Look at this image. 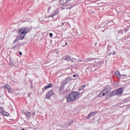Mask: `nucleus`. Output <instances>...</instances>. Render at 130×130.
Segmentation results:
<instances>
[{
  "instance_id": "f257e3e1",
  "label": "nucleus",
  "mask_w": 130,
  "mask_h": 130,
  "mask_svg": "<svg viewBox=\"0 0 130 130\" xmlns=\"http://www.w3.org/2000/svg\"><path fill=\"white\" fill-rule=\"evenodd\" d=\"M29 31V28L28 27H23L22 28H20L18 30V34L20 37V40H22L25 38L26 34Z\"/></svg>"
},
{
  "instance_id": "f03ea898",
  "label": "nucleus",
  "mask_w": 130,
  "mask_h": 130,
  "mask_svg": "<svg viewBox=\"0 0 130 130\" xmlns=\"http://www.w3.org/2000/svg\"><path fill=\"white\" fill-rule=\"evenodd\" d=\"M80 95L79 93L77 92H72L69 96L68 98H67L68 102H73L75 101L77 99H78L79 98Z\"/></svg>"
},
{
  "instance_id": "7ed1b4c3",
  "label": "nucleus",
  "mask_w": 130,
  "mask_h": 130,
  "mask_svg": "<svg viewBox=\"0 0 130 130\" xmlns=\"http://www.w3.org/2000/svg\"><path fill=\"white\" fill-rule=\"evenodd\" d=\"M109 93V90L108 88L105 87L104 88L102 91H101V93L99 94V97L102 98L105 95H106L108 93Z\"/></svg>"
},
{
  "instance_id": "20e7f679",
  "label": "nucleus",
  "mask_w": 130,
  "mask_h": 130,
  "mask_svg": "<svg viewBox=\"0 0 130 130\" xmlns=\"http://www.w3.org/2000/svg\"><path fill=\"white\" fill-rule=\"evenodd\" d=\"M115 91H116V95H121L123 92V88L122 87L116 89Z\"/></svg>"
},
{
  "instance_id": "39448f33",
  "label": "nucleus",
  "mask_w": 130,
  "mask_h": 130,
  "mask_svg": "<svg viewBox=\"0 0 130 130\" xmlns=\"http://www.w3.org/2000/svg\"><path fill=\"white\" fill-rule=\"evenodd\" d=\"M52 94H53V90L49 91V92H48L46 96V99H50V98H51V96H52Z\"/></svg>"
},
{
  "instance_id": "423d86ee",
  "label": "nucleus",
  "mask_w": 130,
  "mask_h": 130,
  "mask_svg": "<svg viewBox=\"0 0 130 130\" xmlns=\"http://www.w3.org/2000/svg\"><path fill=\"white\" fill-rule=\"evenodd\" d=\"M71 0H60L59 2L60 5L63 6L70 2Z\"/></svg>"
},
{
  "instance_id": "0eeeda50",
  "label": "nucleus",
  "mask_w": 130,
  "mask_h": 130,
  "mask_svg": "<svg viewBox=\"0 0 130 130\" xmlns=\"http://www.w3.org/2000/svg\"><path fill=\"white\" fill-rule=\"evenodd\" d=\"M4 88H5V89H7V91H8L9 93H10L12 91V88L11 86L9 84L5 85L4 86Z\"/></svg>"
},
{
  "instance_id": "6e6552de",
  "label": "nucleus",
  "mask_w": 130,
  "mask_h": 130,
  "mask_svg": "<svg viewBox=\"0 0 130 130\" xmlns=\"http://www.w3.org/2000/svg\"><path fill=\"white\" fill-rule=\"evenodd\" d=\"M96 112H92L89 114L87 117V119H89L91 116H94L96 114Z\"/></svg>"
},
{
  "instance_id": "1a4fd4ad",
  "label": "nucleus",
  "mask_w": 130,
  "mask_h": 130,
  "mask_svg": "<svg viewBox=\"0 0 130 130\" xmlns=\"http://www.w3.org/2000/svg\"><path fill=\"white\" fill-rule=\"evenodd\" d=\"M115 75L116 76V77L118 78H119L121 77V74H120L119 71H115Z\"/></svg>"
},
{
  "instance_id": "9d476101",
  "label": "nucleus",
  "mask_w": 130,
  "mask_h": 130,
  "mask_svg": "<svg viewBox=\"0 0 130 130\" xmlns=\"http://www.w3.org/2000/svg\"><path fill=\"white\" fill-rule=\"evenodd\" d=\"M117 95L116 92L115 90H113L111 91L109 94L110 96H114L115 95Z\"/></svg>"
},
{
  "instance_id": "9b49d317",
  "label": "nucleus",
  "mask_w": 130,
  "mask_h": 130,
  "mask_svg": "<svg viewBox=\"0 0 130 130\" xmlns=\"http://www.w3.org/2000/svg\"><path fill=\"white\" fill-rule=\"evenodd\" d=\"M50 88H52V83H49L47 86H45V90Z\"/></svg>"
},
{
  "instance_id": "f8f14e48",
  "label": "nucleus",
  "mask_w": 130,
  "mask_h": 130,
  "mask_svg": "<svg viewBox=\"0 0 130 130\" xmlns=\"http://www.w3.org/2000/svg\"><path fill=\"white\" fill-rule=\"evenodd\" d=\"M2 114L3 115V116H9V113L6 111L2 112Z\"/></svg>"
},
{
  "instance_id": "ddd939ff",
  "label": "nucleus",
  "mask_w": 130,
  "mask_h": 130,
  "mask_svg": "<svg viewBox=\"0 0 130 130\" xmlns=\"http://www.w3.org/2000/svg\"><path fill=\"white\" fill-rule=\"evenodd\" d=\"M64 59L65 60L69 61L71 60V57L69 55H67L64 57Z\"/></svg>"
},
{
  "instance_id": "4468645a",
  "label": "nucleus",
  "mask_w": 130,
  "mask_h": 130,
  "mask_svg": "<svg viewBox=\"0 0 130 130\" xmlns=\"http://www.w3.org/2000/svg\"><path fill=\"white\" fill-rule=\"evenodd\" d=\"M85 87H86L85 85L80 86V87L79 88V91H80L81 90H84Z\"/></svg>"
},
{
  "instance_id": "2eb2a0df",
  "label": "nucleus",
  "mask_w": 130,
  "mask_h": 130,
  "mask_svg": "<svg viewBox=\"0 0 130 130\" xmlns=\"http://www.w3.org/2000/svg\"><path fill=\"white\" fill-rule=\"evenodd\" d=\"M72 80V78L69 77L67 78L66 79V82L67 83L68 81H71Z\"/></svg>"
},
{
  "instance_id": "dca6fc26",
  "label": "nucleus",
  "mask_w": 130,
  "mask_h": 130,
  "mask_svg": "<svg viewBox=\"0 0 130 130\" xmlns=\"http://www.w3.org/2000/svg\"><path fill=\"white\" fill-rule=\"evenodd\" d=\"M57 14V12L55 11L54 13H52V16H55V15H56Z\"/></svg>"
},
{
  "instance_id": "f3484780",
  "label": "nucleus",
  "mask_w": 130,
  "mask_h": 130,
  "mask_svg": "<svg viewBox=\"0 0 130 130\" xmlns=\"http://www.w3.org/2000/svg\"><path fill=\"white\" fill-rule=\"evenodd\" d=\"M18 42V39H16L15 40H14V42H13V44H15L16 42Z\"/></svg>"
},
{
  "instance_id": "a211bd4d",
  "label": "nucleus",
  "mask_w": 130,
  "mask_h": 130,
  "mask_svg": "<svg viewBox=\"0 0 130 130\" xmlns=\"http://www.w3.org/2000/svg\"><path fill=\"white\" fill-rule=\"evenodd\" d=\"M49 36H50V38H52V37L53 36V35L52 34L50 33L49 34Z\"/></svg>"
},
{
  "instance_id": "6ab92c4d",
  "label": "nucleus",
  "mask_w": 130,
  "mask_h": 130,
  "mask_svg": "<svg viewBox=\"0 0 130 130\" xmlns=\"http://www.w3.org/2000/svg\"><path fill=\"white\" fill-rule=\"evenodd\" d=\"M19 54L20 55H22V53L21 52H19Z\"/></svg>"
},
{
  "instance_id": "aec40b11",
  "label": "nucleus",
  "mask_w": 130,
  "mask_h": 130,
  "mask_svg": "<svg viewBox=\"0 0 130 130\" xmlns=\"http://www.w3.org/2000/svg\"><path fill=\"white\" fill-rule=\"evenodd\" d=\"M16 47V46H15L14 47H13V49H15Z\"/></svg>"
},
{
  "instance_id": "412c9836",
  "label": "nucleus",
  "mask_w": 130,
  "mask_h": 130,
  "mask_svg": "<svg viewBox=\"0 0 130 130\" xmlns=\"http://www.w3.org/2000/svg\"><path fill=\"white\" fill-rule=\"evenodd\" d=\"M124 76L126 77V75H121V77H124Z\"/></svg>"
},
{
  "instance_id": "4be33fe9",
  "label": "nucleus",
  "mask_w": 130,
  "mask_h": 130,
  "mask_svg": "<svg viewBox=\"0 0 130 130\" xmlns=\"http://www.w3.org/2000/svg\"><path fill=\"white\" fill-rule=\"evenodd\" d=\"M76 77V75H73V77H74V78H75Z\"/></svg>"
},
{
  "instance_id": "5701e85b",
  "label": "nucleus",
  "mask_w": 130,
  "mask_h": 130,
  "mask_svg": "<svg viewBox=\"0 0 130 130\" xmlns=\"http://www.w3.org/2000/svg\"><path fill=\"white\" fill-rule=\"evenodd\" d=\"M116 54V52H114L113 53V55H114Z\"/></svg>"
},
{
  "instance_id": "b1692460",
  "label": "nucleus",
  "mask_w": 130,
  "mask_h": 130,
  "mask_svg": "<svg viewBox=\"0 0 130 130\" xmlns=\"http://www.w3.org/2000/svg\"><path fill=\"white\" fill-rule=\"evenodd\" d=\"M28 114L30 115H31V113H28Z\"/></svg>"
},
{
  "instance_id": "393cba45",
  "label": "nucleus",
  "mask_w": 130,
  "mask_h": 130,
  "mask_svg": "<svg viewBox=\"0 0 130 130\" xmlns=\"http://www.w3.org/2000/svg\"><path fill=\"white\" fill-rule=\"evenodd\" d=\"M68 45V43L67 42L66 43V45Z\"/></svg>"
},
{
  "instance_id": "a878e982",
  "label": "nucleus",
  "mask_w": 130,
  "mask_h": 130,
  "mask_svg": "<svg viewBox=\"0 0 130 130\" xmlns=\"http://www.w3.org/2000/svg\"><path fill=\"white\" fill-rule=\"evenodd\" d=\"M21 130H25L24 129H22Z\"/></svg>"
},
{
  "instance_id": "bb28decb",
  "label": "nucleus",
  "mask_w": 130,
  "mask_h": 130,
  "mask_svg": "<svg viewBox=\"0 0 130 130\" xmlns=\"http://www.w3.org/2000/svg\"><path fill=\"white\" fill-rule=\"evenodd\" d=\"M0 119L1 120V118H0Z\"/></svg>"
}]
</instances>
